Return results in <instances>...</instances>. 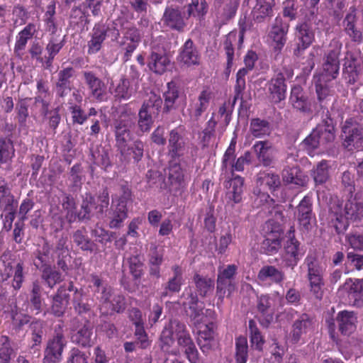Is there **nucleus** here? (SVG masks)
Returning <instances> with one entry per match:
<instances>
[{
  "instance_id": "1",
  "label": "nucleus",
  "mask_w": 363,
  "mask_h": 363,
  "mask_svg": "<svg viewBox=\"0 0 363 363\" xmlns=\"http://www.w3.org/2000/svg\"><path fill=\"white\" fill-rule=\"evenodd\" d=\"M173 335L176 336L178 345L184 350L189 361L191 363H197L198 351L196 346L186 330V325L177 320H171L162 331L160 336L162 350L174 355L179 353V350L176 349L171 350V347L174 343Z\"/></svg>"
},
{
  "instance_id": "2",
  "label": "nucleus",
  "mask_w": 363,
  "mask_h": 363,
  "mask_svg": "<svg viewBox=\"0 0 363 363\" xmlns=\"http://www.w3.org/2000/svg\"><path fill=\"white\" fill-rule=\"evenodd\" d=\"M186 16L179 7L167 6L164 11L162 21L164 26L172 30L183 32L187 26L186 21L191 16L202 17L207 13L208 6L206 0H191L186 5Z\"/></svg>"
},
{
  "instance_id": "3",
  "label": "nucleus",
  "mask_w": 363,
  "mask_h": 363,
  "mask_svg": "<svg viewBox=\"0 0 363 363\" xmlns=\"http://www.w3.org/2000/svg\"><path fill=\"white\" fill-rule=\"evenodd\" d=\"M363 218V202L356 198H351L345 204L344 208L334 203L330 208L329 219L337 231L345 229L347 220H359Z\"/></svg>"
},
{
  "instance_id": "4",
  "label": "nucleus",
  "mask_w": 363,
  "mask_h": 363,
  "mask_svg": "<svg viewBox=\"0 0 363 363\" xmlns=\"http://www.w3.org/2000/svg\"><path fill=\"white\" fill-rule=\"evenodd\" d=\"M334 139L335 128L332 119L328 118L311 132L303 141L302 145L308 155H313L320 146L331 143Z\"/></svg>"
},
{
  "instance_id": "5",
  "label": "nucleus",
  "mask_w": 363,
  "mask_h": 363,
  "mask_svg": "<svg viewBox=\"0 0 363 363\" xmlns=\"http://www.w3.org/2000/svg\"><path fill=\"white\" fill-rule=\"evenodd\" d=\"M135 123V116L130 111L121 112L114 122L116 144L121 155L125 152L127 143L131 140L130 129Z\"/></svg>"
},
{
  "instance_id": "6",
  "label": "nucleus",
  "mask_w": 363,
  "mask_h": 363,
  "mask_svg": "<svg viewBox=\"0 0 363 363\" xmlns=\"http://www.w3.org/2000/svg\"><path fill=\"white\" fill-rule=\"evenodd\" d=\"M184 298L183 305L189 309V315L196 326L207 322V314L211 313L210 310H206V313L203 312L204 304L199 302L197 295L194 293L191 288L185 289L182 294Z\"/></svg>"
},
{
  "instance_id": "7",
  "label": "nucleus",
  "mask_w": 363,
  "mask_h": 363,
  "mask_svg": "<svg viewBox=\"0 0 363 363\" xmlns=\"http://www.w3.org/2000/svg\"><path fill=\"white\" fill-rule=\"evenodd\" d=\"M162 104L160 96L151 93L147 101L143 104L139 113L138 125L142 132H147L150 130L153 123L152 115L157 114Z\"/></svg>"
},
{
  "instance_id": "8",
  "label": "nucleus",
  "mask_w": 363,
  "mask_h": 363,
  "mask_svg": "<svg viewBox=\"0 0 363 363\" xmlns=\"http://www.w3.org/2000/svg\"><path fill=\"white\" fill-rule=\"evenodd\" d=\"M343 145L349 150L352 147L363 150V128L356 120L347 119L342 127Z\"/></svg>"
},
{
  "instance_id": "9",
  "label": "nucleus",
  "mask_w": 363,
  "mask_h": 363,
  "mask_svg": "<svg viewBox=\"0 0 363 363\" xmlns=\"http://www.w3.org/2000/svg\"><path fill=\"white\" fill-rule=\"evenodd\" d=\"M130 197V192L128 189L124 191V194L118 200L113 199V204L108 214L109 226L111 228H120L124 220L127 218V201Z\"/></svg>"
},
{
  "instance_id": "10",
  "label": "nucleus",
  "mask_w": 363,
  "mask_h": 363,
  "mask_svg": "<svg viewBox=\"0 0 363 363\" xmlns=\"http://www.w3.org/2000/svg\"><path fill=\"white\" fill-rule=\"evenodd\" d=\"M66 345L67 341L63 334L60 332L56 333L53 337L48 342L45 350L43 363H56L60 362Z\"/></svg>"
},
{
  "instance_id": "11",
  "label": "nucleus",
  "mask_w": 363,
  "mask_h": 363,
  "mask_svg": "<svg viewBox=\"0 0 363 363\" xmlns=\"http://www.w3.org/2000/svg\"><path fill=\"white\" fill-rule=\"evenodd\" d=\"M252 149L258 161L265 167L272 165L276 160L277 150L269 140L257 141Z\"/></svg>"
},
{
  "instance_id": "12",
  "label": "nucleus",
  "mask_w": 363,
  "mask_h": 363,
  "mask_svg": "<svg viewBox=\"0 0 363 363\" xmlns=\"http://www.w3.org/2000/svg\"><path fill=\"white\" fill-rule=\"evenodd\" d=\"M257 184L259 189L255 190V194L262 198H268L267 191H274L281 185L279 176L272 172H260L257 175Z\"/></svg>"
},
{
  "instance_id": "13",
  "label": "nucleus",
  "mask_w": 363,
  "mask_h": 363,
  "mask_svg": "<svg viewBox=\"0 0 363 363\" xmlns=\"http://www.w3.org/2000/svg\"><path fill=\"white\" fill-rule=\"evenodd\" d=\"M339 54V49L331 51L324 60L322 72L319 74L314 76V78H323L329 80L336 79L340 69Z\"/></svg>"
},
{
  "instance_id": "14",
  "label": "nucleus",
  "mask_w": 363,
  "mask_h": 363,
  "mask_svg": "<svg viewBox=\"0 0 363 363\" xmlns=\"http://www.w3.org/2000/svg\"><path fill=\"white\" fill-rule=\"evenodd\" d=\"M304 254L305 250L303 247L290 231L288 240L284 245V259L287 261L288 265L292 267L296 265Z\"/></svg>"
},
{
  "instance_id": "15",
  "label": "nucleus",
  "mask_w": 363,
  "mask_h": 363,
  "mask_svg": "<svg viewBox=\"0 0 363 363\" xmlns=\"http://www.w3.org/2000/svg\"><path fill=\"white\" fill-rule=\"evenodd\" d=\"M275 0H255L251 11L252 19L256 23H262L274 16Z\"/></svg>"
},
{
  "instance_id": "16",
  "label": "nucleus",
  "mask_w": 363,
  "mask_h": 363,
  "mask_svg": "<svg viewBox=\"0 0 363 363\" xmlns=\"http://www.w3.org/2000/svg\"><path fill=\"white\" fill-rule=\"evenodd\" d=\"M236 271L237 267L235 264H229L223 269H219L217 279V295L221 301L225 296L226 286H233L232 279Z\"/></svg>"
},
{
  "instance_id": "17",
  "label": "nucleus",
  "mask_w": 363,
  "mask_h": 363,
  "mask_svg": "<svg viewBox=\"0 0 363 363\" xmlns=\"http://www.w3.org/2000/svg\"><path fill=\"white\" fill-rule=\"evenodd\" d=\"M313 328L312 319L306 314H303L293 324L291 333V340L297 343L304 338V336Z\"/></svg>"
},
{
  "instance_id": "18",
  "label": "nucleus",
  "mask_w": 363,
  "mask_h": 363,
  "mask_svg": "<svg viewBox=\"0 0 363 363\" xmlns=\"http://www.w3.org/2000/svg\"><path fill=\"white\" fill-rule=\"evenodd\" d=\"M168 152L172 157H179L185 152L186 142L182 135V130L179 128L173 129L169 133Z\"/></svg>"
},
{
  "instance_id": "19",
  "label": "nucleus",
  "mask_w": 363,
  "mask_h": 363,
  "mask_svg": "<svg viewBox=\"0 0 363 363\" xmlns=\"http://www.w3.org/2000/svg\"><path fill=\"white\" fill-rule=\"evenodd\" d=\"M357 21V9L356 7L353 6L350 8L349 13L346 14L343 24L347 34L354 42L359 43L362 39V33L356 28Z\"/></svg>"
},
{
  "instance_id": "20",
  "label": "nucleus",
  "mask_w": 363,
  "mask_h": 363,
  "mask_svg": "<svg viewBox=\"0 0 363 363\" xmlns=\"http://www.w3.org/2000/svg\"><path fill=\"white\" fill-rule=\"evenodd\" d=\"M138 89V82L135 79L131 81L121 78L113 90L114 96L119 99L128 100Z\"/></svg>"
},
{
  "instance_id": "21",
  "label": "nucleus",
  "mask_w": 363,
  "mask_h": 363,
  "mask_svg": "<svg viewBox=\"0 0 363 363\" xmlns=\"http://www.w3.org/2000/svg\"><path fill=\"white\" fill-rule=\"evenodd\" d=\"M3 280H7L12 277V286L14 289L18 290L23 281V264L18 262L13 264H8L1 274Z\"/></svg>"
},
{
  "instance_id": "22",
  "label": "nucleus",
  "mask_w": 363,
  "mask_h": 363,
  "mask_svg": "<svg viewBox=\"0 0 363 363\" xmlns=\"http://www.w3.org/2000/svg\"><path fill=\"white\" fill-rule=\"evenodd\" d=\"M196 327L199 328L198 344L205 352L210 349L214 339L215 325L212 322H206Z\"/></svg>"
},
{
  "instance_id": "23",
  "label": "nucleus",
  "mask_w": 363,
  "mask_h": 363,
  "mask_svg": "<svg viewBox=\"0 0 363 363\" xmlns=\"http://www.w3.org/2000/svg\"><path fill=\"white\" fill-rule=\"evenodd\" d=\"M289 25L281 17H276L269 36L277 45H284L287 40Z\"/></svg>"
},
{
  "instance_id": "24",
  "label": "nucleus",
  "mask_w": 363,
  "mask_h": 363,
  "mask_svg": "<svg viewBox=\"0 0 363 363\" xmlns=\"http://www.w3.org/2000/svg\"><path fill=\"white\" fill-rule=\"evenodd\" d=\"M285 184L303 186L307 184V176L298 167H286L281 173Z\"/></svg>"
},
{
  "instance_id": "25",
  "label": "nucleus",
  "mask_w": 363,
  "mask_h": 363,
  "mask_svg": "<svg viewBox=\"0 0 363 363\" xmlns=\"http://www.w3.org/2000/svg\"><path fill=\"white\" fill-rule=\"evenodd\" d=\"M284 273L274 266H264L257 274L259 281L263 284H280L284 279Z\"/></svg>"
},
{
  "instance_id": "26",
  "label": "nucleus",
  "mask_w": 363,
  "mask_h": 363,
  "mask_svg": "<svg viewBox=\"0 0 363 363\" xmlns=\"http://www.w3.org/2000/svg\"><path fill=\"white\" fill-rule=\"evenodd\" d=\"M339 330L342 335H349L356 328L357 317L353 312L341 311L337 315Z\"/></svg>"
},
{
  "instance_id": "27",
  "label": "nucleus",
  "mask_w": 363,
  "mask_h": 363,
  "mask_svg": "<svg viewBox=\"0 0 363 363\" xmlns=\"http://www.w3.org/2000/svg\"><path fill=\"white\" fill-rule=\"evenodd\" d=\"M308 268V279L309 282L323 281L325 267L315 257L308 256L305 259Z\"/></svg>"
},
{
  "instance_id": "28",
  "label": "nucleus",
  "mask_w": 363,
  "mask_h": 363,
  "mask_svg": "<svg viewBox=\"0 0 363 363\" xmlns=\"http://www.w3.org/2000/svg\"><path fill=\"white\" fill-rule=\"evenodd\" d=\"M211 99V91L208 89L203 90L199 94L197 100L192 104L191 116L197 120L207 110Z\"/></svg>"
},
{
  "instance_id": "29",
  "label": "nucleus",
  "mask_w": 363,
  "mask_h": 363,
  "mask_svg": "<svg viewBox=\"0 0 363 363\" xmlns=\"http://www.w3.org/2000/svg\"><path fill=\"white\" fill-rule=\"evenodd\" d=\"M86 83L91 90V95L99 101H103L105 96V86L102 81L91 72H84Z\"/></svg>"
},
{
  "instance_id": "30",
  "label": "nucleus",
  "mask_w": 363,
  "mask_h": 363,
  "mask_svg": "<svg viewBox=\"0 0 363 363\" xmlns=\"http://www.w3.org/2000/svg\"><path fill=\"white\" fill-rule=\"evenodd\" d=\"M174 275L169 279L167 284L164 286V291L162 294V297L168 296L170 293H177L180 291L181 286L183 284L184 279L182 277V269L178 265L172 267Z\"/></svg>"
},
{
  "instance_id": "31",
  "label": "nucleus",
  "mask_w": 363,
  "mask_h": 363,
  "mask_svg": "<svg viewBox=\"0 0 363 363\" xmlns=\"http://www.w3.org/2000/svg\"><path fill=\"white\" fill-rule=\"evenodd\" d=\"M290 101L294 108L297 110L303 112H309L311 110V104L299 86L292 88Z\"/></svg>"
},
{
  "instance_id": "32",
  "label": "nucleus",
  "mask_w": 363,
  "mask_h": 363,
  "mask_svg": "<svg viewBox=\"0 0 363 363\" xmlns=\"http://www.w3.org/2000/svg\"><path fill=\"white\" fill-rule=\"evenodd\" d=\"M284 81V77L281 74H279L271 80L269 89L272 99L276 103L281 101L286 97V86Z\"/></svg>"
},
{
  "instance_id": "33",
  "label": "nucleus",
  "mask_w": 363,
  "mask_h": 363,
  "mask_svg": "<svg viewBox=\"0 0 363 363\" xmlns=\"http://www.w3.org/2000/svg\"><path fill=\"white\" fill-rule=\"evenodd\" d=\"M169 65L170 60L167 55L155 52H152L148 62L150 69L159 74L165 72Z\"/></svg>"
},
{
  "instance_id": "34",
  "label": "nucleus",
  "mask_w": 363,
  "mask_h": 363,
  "mask_svg": "<svg viewBox=\"0 0 363 363\" xmlns=\"http://www.w3.org/2000/svg\"><path fill=\"white\" fill-rule=\"evenodd\" d=\"M243 183V179L237 176L228 181V185H226V187L228 189L227 196L235 203H238L242 200Z\"/></svg>"
},
{
  "instance_id": "35",
  "label": "nucleus",
  "mask_w": 363,
  "mask_h": 363,
  "mask_svg": "<svg viewBox=\"0 0 363 363\" xmlns=\"http://www.w3.org/2000/svg\"><path fill=\"white\" fill-rule=\"evenodd\" d=\"M348 291V296L353 301L354 305L363 302V279L348 280L345 283Z\"/></svg>"
},
{
  "instance_id": "36",
  "label": "nucleus",
  "mask_w": 363,
  "mask_h": 363,
  "mask_svg": "<svg viewBox=\"0 0 363 363\" xmlns=\"http://www.w3.org/2000/svg\"><path fill=\"white\" fill-rule=\"evenodd\" d=\"M280 236L279 230L269 233L262 242L261 250L267 254L277 252L281 246Z\"/></svg>"
},
{
  "instance_id": "37",
  "label": "nucleus",
  "mask_w": 363,
  "mask_h": 363,
  "mask_svg": "<svg viewBox=\"0 0 363 363\" xmlns=\"http://www.w3.org/2000/svg\"><path fill=\"white\" fill-rule=\"evenodd\" d=\"M311 174L316 186L325 184L330 178L328 162L322 160L318 162L311 170Z\"/></svg>"
},
{
  "instance_id": "38",
  "label": "nucleus",
  "mask_w": 363,
  "mask_h": 363,
  "mask_svg": "<svg viewBox=\"0 0 363 363\" xmlns=\"http://www.w3.org/2000/svg\"><path fill=\"white\" fill-rule=\"evenodd\" d=\"M281 297L279 294L269 295H262L258 298L257 308L262 313L274 311L279 304Z\"/></svg>"
},
{
  "instance_id": "39",
  "label": "nucleus",
  "mask_w": 363,
  "mask_h": 363,
  "mask_svg": "<svg viewBox=\"0 0 363 363\" xmlns=\"http://www.w3.org/2000/svg\"><path fill=\"white\" fill-rule=\"evenodd\" d=\"M312 216L311 199L305 196L298 206V219L301 225L308 228Z\"/></svg>"
},
{
  "instance_id": "40",
  "label": "nucleus",
  "mask_w": 363,
  "mask_h": 363,
  "mask_svg": "<svg viewBox=\"0 0 363 363\" xmlns=\"http://www.w3.org/2000/svg\"><path fill=\"white\" fill-rule=\"evenodd\" d=\"M91 335V327L89 324H85L72 335V340L82 347H89L93 344Z\"/></svg>"
},
{
  "instance_id": "41",
  "label": "nucleus",
  "mask_w": 363,
  "mask_h": 363,
  "mask_svg": "<svg viewBox=\"0 0 363 363\" xmlns=\"http://www.w3.org/2000/svg\"><path fill=\"white\" fill-rule=\"evenodd\" d=\"M59 50L57 47H32L30 52L41 62H45L47 66H50L52 60Z\"/></svg>"
},
{
  "instance_id": "42",
  "label": "nucleus",
  "mask_w": 363,
  "mask_h": 363,
  "mask_svg": "<svg viewBox=\"0 0 363 363\" xmlns=\"http://www.w3.org/2000/svg\"><path fill=\"white\" fill-rule=\"evenodd\" d=\"M296 35L301 42L302 45H311L315 39L313 30L306 23L296 26Z\"/></svg>"
},
{
  "instance_id": "43",
  "label": "nucleus",
  "mask_w": 363,
  "mask_h": 363,
  "mask_svg": "<svg viewBox=\"0 0 363 363\" xmlns=\"http://www.w3.org/2000/svg\"><path fill=\"white\" fill-rule=\"evenodd\" d=\"M250 130L255 138H262L269 135L271 133L269 123L259 118H254L251 121Z\"/></svg>"
},
{
  "instance_id": "44",
  "label": "nucleus",
  "mask_w": 363,
  "mask_h": 363,
  "mask_svg": "<svg viewBox=\"0 0 363 363\" xmlns=\"http://www.w3.org/2000/svg\"><path fill=\"white\" fill-rule=\"evenodd\" d=\"M167 86V90L164 94V110L166 112H169L171 109L174 108L176 101L179 98V90L178 87L173 82H168Z\"/></svg>"
},
{
  "instance_id": "45",
  "label": "nucleus",
  "mask_w": 363,
  "mask_h": 363,
  "mask_svg": "<svg viewBox=\"0 0 363 363\" xmlns=\"http://www.w3.org/2000/svg\"><path fill=\"white\" fill-rule=\"evenodd\" d=\"M168 179L172 186H175V189L182 186L184 182V174L179 164L176 162H172L170 164Z\"/></svg>"
},
{
  "instance_id": "46",
  "label": "nucleus",
  "mask_w": 363,
  "mask_h": 363,
  "mask_svg": "<svg viewBox=\"0 0 363 363\" xmlns=\"http://www.w3.org/2000/svg\"><path fill=\"white\" fill-rule=\"evenodd\" d=\"M199 55L194 47H184L178 56V61L186 66L197 65Z\"/></svg>"
},
{
  "instance_id": "47",
  "label": "nucleus",
  "mask_w": 363,
  "mask_h": 363,
  "mask_svg": "<svg viewBox=\"0 0 363 363\" xmlns=\"http://www.w3.org/2000/svg\"><path fill=\"white\" fill-rule=\"evenodd\" d=\"M62 209L66 220L69 223H72L79 217L76 213V204L74 199L70 196H65L62 200Z\"/></svg>"
},
{
  "instance_id": "48",
  "label": "nucleus",
  "mask_w": 363,
  "mask_h": 363,
  "mask_svg": "<svg viewBox=\"0 0 363 363\" xmlns=\"http://www.w3.org/2000/svg\"><path fill=\"white\" fill-rule=\"evenodd\" d=\"M36 33V25L29 23L18 33L15 45H26Z\"/></svg>"
},
{
  "instance_id": "49",
  "label": "nucleus",
  "mask_w": 363,
  "mask_h": 363,
  "mask_svg": "<svg viewBox=\"0 0 363 363\" xmlns=\"http://www.w3.org/2000/svg\"><path fill=\"white\" fill-rule=\"evenodd\" d=\"M196 289L202 296H206L213 290L214 282L213 281L207 277H201L196 274L194 278Z\"/></svg>"
},
{
  "instance_id": "50",
  "label": "nucleus",
  "mask_w": 363,
  "mask_h": 363,
  "mask_svg": "<svg viewBox=\"0 0 363 363\" xmlns=\"http://www.w3.org/2000/svg\"><path fill=\"white\" fill-rule=\"evenodd\" d=\"M248 345L247 339L239 337L235 340V359L237 363H246L247 360Z\"/></svg>"
},
{
  "instance_id": "51",
  "label": "nucleus",
  "mask_w": 363,
  "mask_h": 363,
  "mask_svg": "<svg viewBox=\"0 0 363 363\" xmlns=\"http://www.w3.org/2000/svg\"><path fill=\"white\" fill-rule=\"evenodd\" d=\"M72 302L74 310L79 314L86 313L91 309V305L84 302V294L82 289H75Z\"/></svg>"
},
{
  "instance_id": "52",
  "label": "nucleus",
  "mask_w": 363,
  "mask_h": 363,
  "mask_svg": "<svg viewBox=\"0 0 363 363\" xmlns=\"http://www.w3.org/2000/svg\"><path fill=\"white\" fill-rule=\"evenodd\" d=\"M250 339L252 347L262 350L264 343V338L253 320L249 321Z\"/></svg>"
},
{
  "instance_id": "53",
  "label": "nucleus",
  "mask_w": 363,
  "mask_h": 363,
  "mask_svg": "<svg viewBox=\"0 0 363 363\" xmlns=\"http://www.w3.org/2000/svg\"><path fill=\"white\" fill-rule=\"evenodd\" d=\"M17 204L6 185L0 186V211L12 210V206Z\"/></svg>"
},
{
  "instance_id": "54",
  "label": "nucleus",
  "mask_w": 363,
  "mask_h": 363,
  "mask_svg": "<svg viewBox=\"0 0 363 363\" xmlns=\"http://www.w3.org/2000/svg\"><path fill=\"white\" fill-rule=\"evenodd\" d=\"M330 81L323 78H314L315 91L320 102L324 101L327 96L331 94L332 91L328 84V82Z\"/></svg>"
},
{
  "instance_id": "55",
  "label": "nucleus",
  "mask_w": 363,
  "mask_h": 363,
  "mask_svg": "<svg viewBox=\"0 0 363 363\" xmlns=\"http://www.w3.org/2000/svg\"><path fill=\"white\" fill-rule=\"evenodd\" d=\"M108 28L104 24L96 23L92 30V37L90 45H101L107 36Z\"/></svg>"
},
{
  "instance_id": "56",
  "label": "nucleus",
  "mask_w": 363,
  "mask_h": 363,
  "mask_svg": "<svg viewBox=\"0 0 363 363\" xmlns=\"http://www.w3.org/2000/svg\"><path fill=\"white\" fill-rule=\"evenodd\" d=\"M50 252L51 247L50 245L48 242H44L35 253L36 260L35 261V264L39 267L49 263L51 259Z\"/></svg>"
},
{
  "instance_id": "57",
  "label": "nucleus",
  "mask_w": 363,
  "mask_h": 363,
  "mask_svg": "<svg viewBox=\"0 0 363 363\" xmlns=\"http://www.w3.org/2000/svg\"><path fill=\"white\" fill-rule=\"evenodd\" d=\"M13 352L9 337L1 336L0 337V363H9Z\"/></svg>"
},
{
  "instance_id": "58",
  "label": "nucleus",
  "mask_w": 363,
  "mask_h": 363,
  "mask_svg": "<svg viewBox=\"0 0 363 363\" xmlns=\"http://www.w3.org/2000/svg\"><path fill=\"white\" fill-rule=\"evenodd\" d=\"M144 145L142 141L136 140L133 143L131 147L126 148L125 154L122 155L125 160H129V155H133V158L135 162H138L143 156Z\"/></svg>"
},
{
  "instance_id": "59",
  "label": "nucleus",
  "mask_w": 363,
  "mask_h": 363,
  "mask_svg": "<svg viewBox=\"0 0 363 363\" xmlns=\"http://www.w3.org/2000/svg\"><path fill=\"white\" fill-rule=\"evenodd\" d=\"M72 238L74 242L82 250H92L93 243L83 230H77Z\"/></svg>"
},
{
  "instance_id": "60",
  "label": "nucleus",
  "mask_w": 363,
  "mask_h": 363,
  "mask_svg": "<svg viewBox=\"0 0 363 363\" xmlns=\"http://www.w3.org/2000/svg\"><path fill=\"white\" fill-rule=\"evenodd\" d=\"M96 202L95 198L90 195H86L82 203V211L79 213V218H89L90 214L95 213V206Z\"/></svg>"
},
{
  "instance_id": "61",
  "label": "nucleus",
  "mask_w": 363,
  "mask_h": 363,
  "mask_svg": "<svg viewBox=\"0 0 363 363\" xmlns=\"http://www.w3.org/2000/svg\"><path fill=\"white\" fill-rule=\"evenodd\" d=\"M42 278L48 286L52 288L57 283L61 281V274L50 267H47L43 271Z\"/></svg>"
},
{
  "instance_id": "62",
  "label": "nucleus",
  "mask_w": 363,
  "mask_h": 363,
  "mask_svg": "<svg viewBox=\"0 0 363 363\" xmlns=\"http://www.w3.org/2000/svg\"><path fill=\"white\" fill-rule=\"evenodd\" d=\"M50 100V94L45 82L42 79L37 82V93L35 97V103L45 104V101Z\"/></svg>"
},
{
  "instance_id": "63",
  "label": "nucleus",
  "mask_w": 363,
  "mask_h": 363,
  "mask_svg": "<svg viewBox=\"0 0 363 363\" xmlns=\"http://www.w3.org/2000/svg\"><path fill=\"white\" fill-rule=\"evenodd\" d=\"M28 99H21L16 105L17 119L21 126H26L28 117Z\"/></svg>"
},
{
  "instance_id": "64",
  "label": "nucleus",
  "mask_w": 363,
  "mask_h": 363,
  "mask_svg": "<svg viewBox=\"0 0 363 363\" xmlns=\"http://www.w3.org/2000/svg\"><path fill=\"white\" fill-rule=\"evenodd\" d=\"M217 122L211 118L207 123L206 128L203 131L201 141L204 147L210 145L213 138H215V128Z\"/></svg>"
}]
</instances>
